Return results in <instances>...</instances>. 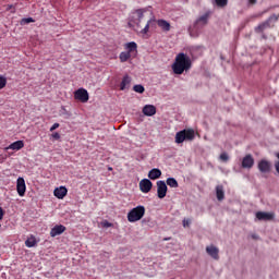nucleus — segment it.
I'll return each mask as SVG.
<instances>
[{
  "mask_svg": "<svg viewBox=\"0 0 279 279\" xmlns=\"http://www.w3.org/2000/svg\"><path fill=\"white\" fill-rule=\"evenodd\" d=\"M133 90L135 92V93H137V94H144L145 93V87L143 86V85H135L134 87H133Z\"/></svg>",
  "mask_w": 279,
  "mask_h": 279,
  "instance_id": "nucleus-28",
  "label": "nucleus"
},
{
  "mask_svg": "<svg viewBox=\"0 0 279 279\" xmlns=\"http://www.w3.org/2000/svg\"><path fill=\"white\" fill-rule=\"evenodd\" d=\"M209 19H210V11H207V13H204V15H201L199 17H197L193 26L189 28L190 35L194 38L198 37L199 26H206L208 24Z\"/></svg>",
  "mask_w": 279,
  "mask_h": 279,
  "instance_id": "nucleus-3",
  "label": "nucleus"
},
{
  "mask_svg": "<svg viewBox=\"0 0 279 279\" xmlns=\"http://www.w3.org/2000/svg\"><path fill=\"white\" fill-rule=\"evenodd\" d=\"M229 0H215L216 7L223 9L227 7Z\"/></svg>",
  "mask_w": 279,
  "mask_h": 279,
  "instance_id": "nucleus-27",
  "label": "nucleus"
},
{
  "mask_svg": "<svg viewBox=\"0 0 279 279\" xmlns=\"http://www.w3.org/2000/svg\"><path fill=\"white\" fill-rule=\"evenodd\" d=\"M157 25L165 33H169L171 31V24H169L167 20H157Z\"/></svg>",
  "mask_w": 279,
  "mask_h": 279,
  "instance_id": "nucleus-17",
  "label": "nucleus"
},
{
  "mask_svg": "<svg viewBox=\"0 0 279 279\" xmlns=\"http://www.w3.org/2000/svg\"><path fill=\"white\" fill-rule=\"evenodd\" d=\"M276 157L279 159V153L276 155Z\"/></svg>",
  "mask_w": 279,
  "mask_h": 279,
  "instance_id": "nucleus-39",
  "label": "nucleus"
},
{
  "mask_svg": "<svg viewBox=\"0 0 279 279\" xmlns=\"http://www.w3.org/2000/svg\"><path fill=\"white\" fill-rule=\"evenodd\" d=\"M142 112L146 117H154L156 114V107L153 105H146Z\"/></svg>",
  "mask_w": 279,
  "mask_h": 279,
  "instance_id": "nucleus-18",
  "label": "nucleus"
},
{
  "mask_svg": "<svg viewBox=\"0 0 279 279\" xmlns=\"http://www.w3.org/2000/svg\"><path fill=\"white\" fill-rule=\"evenodd\" d=\"M193 68V61L191 57L184 52H179L175 56L174 63H172V71L175 75H182L184 72L191 71Z\"/></svg>",
  "mask_w": 279,
  "mask_h": 279,
  "instance_id": "nucleus-2",
  "label": "nucleus"
},
{
  "mask_svg": "<svg viewBox=\"0 0 279 279\" xmlns=\"http://www.w3.org/2000/svg\"><path fill=\"white\" fill-rule=\"evenodd\" d=\"M219 158L223 162H227L229 160V156L226 153H222Z\"/></svg>",
  "mask_w": 279,
  "mask_h": 279,
  "instance_id": "nucleus-32",
  "label": "nucleus"
},
{
  "mask_svg": "<svg viewBox=\"0 0 279 279\" xmlns=\"http://www.w3.org/2000/svg\"><path fill=\"white\" fill-rule=\"evenodd\" d=\"M101 226H102L104 228H111L113 225H112L111 222L105 220L104 222H101Z\"/></svg>",
  "mask_w": 279,
  "mask_h": 279,
  "instance_id": "nucleus-33",
  "label": "nucleus"
},
{
  "mask_svg": "<svg viewBox=\"0 0 279 279\" xmlns=\"http://www.w3.org/2000/svg\"><path fill=\"white\" fill-rule=\"evenodd\" d=\"M162 175V171L160 169H153L148 172V178L150 180H158Z\"/></svg>",
  "mask_w": 279,
  "mask_h": 279,
  "instance_id": "nucleus-22",
  "label": "nucleus"
},
{
  "mask_svg": "<svg viewBox=\"0 0 279 279\" xmlns=\"http://www.w3.org/2000/svg\"><path fill=\"white\" fill-rule=\"evenodd\" d=\"M16 192H17L19 196H21V197L25 196L26 182H25L24 178H19L16 180Z\"/></svg>",
  "mask_w": 279,
  "mask_h": 279,
  "instance_id": "nucleus-9",
  "label": "nucleus"
},
{
  "mask_svg": "<svg viewBox=\"0 0 279 279\" xmlns=\"http://www.w3.org/2000/svg\"><path fill=\"white\" fill-rule=\"evenodd\" d=\"M260 173H269L271 170V163L265 159L260 160L257 165Z\"/></svg>",
  "mask_w": 279,
  "mask_h": 279,
  "instance_id": "nucleus-11",
  "label": "nucleus"
},
{
  "mask_svg": "<svg viewBox=\"0 0 279 279\" xmlns=\"http://www.w3.org/2000/svg\"><path fill=\"white\" fill-rule=\"evenodd\" d=\"M166 183H167V185H169L170 187H173V189H178V186H179L178 180L173 179V178H168Z\"/></svg>",
  "mask_w": 279,
  "mask_h": 279,
  "instance_id": "nucleus-26",
  "label": "nucleus"
},
{
  "mask_svg": "<svg viewBox=\"0 0 279 279\" xmlns=\"http://www.w3.org/2000/svg\"><path fill=\"white\" fill-rule=\"evenodd\" d=\"M256 218L258 220H263V221H271V220L275 219V214L274 213L258 211V213H256Z\"/></svg>",
  "mask_w": 279,
  "mask_h": 279,
  "instance_id": "nucleus-13",
  "label": "nucleus"
},
{
  "mask_svg": "<svg viewBox=\"0 0 279 279\" xmlns=\"http://www.w3.org/2000/svg\"><path fill=\"white\" fill-rule=\"evenodd\" d=\"M216 196L218 201H223V198H226V192L223 191L222 185L216 186Z\"/></svg>",
  "mask_w": 279,
  "mask_h": 279,
  "instance_id": "nucleus-23",
  "label": "nucleus"
},
{
  "mask_svg": "<svg viewBox=\"0 0 279 279\" xmlns=\"http://www.w3.org/2000/svg\"><path fill=\"white\" fill-rule=\"evenodd\" d=\"M146 214V208L144 206H137L136 208H133L128 214V220L130 222H136L144 218Z\"/></svg>",
  "mask_w": 279,
  "mask_h": 279,
  "instance_id": "nucleus-5",
  "label": "nucleus"
},
{
  "mask_svg": "<svg viewBox=\"0 0 279 279\" xmlns=\"http://www.w3.org/2000/svg\"><path fill=\"white\" fill-rule=\"evenodd\" d=\"M206 253L215 260H219V250L215 245L206 247Z\"/></svg>",
  "mask_w": 279,
  "mask_h": 279,
  "instance_id": "nucleus-14",
  "label": "nucleus"
},
{
  "mask_svg": "<svg viewBox=\"0 0 279 279\" xmlns=\"http://www.w3.org/2000/svg\"><path fill=\"white\" fill-rule=\"evenodd\" d=\"M275 170L279 174V161L275 162Z\"/></svg>",
  "mask_w": 279,
  "mask_h": 279,
  "instance_id": "nucleus-37",
  "label": "nucleus"
},
{
  "mask_svg": "<svg viewBox=\"0 0 279 279\" xmlns=\"http://www.w3.org/2000/svg\"><path fill=\"white\" fill-rule=\"evenodd\" d=\"M131 83H132L131 76H129V74H125L120 84V90H125L128 88V86L131 85Z\"/></svg>",
  "mask_w": 279,
  "mask_h": 279,
  "instance_id": "nucleus-20",
  "label": "nucleus"
},
{
  "mask_svg": "<svg viewBox=\"0 0 279 279\" xmlns=\"http://www.w3.org/2000/svg\"><path fill=\"white\" fill-rule=\"evenodd\" d=\"M124 49L126 50L128 53L132 54L133 57L137 56L138 46L136 41H129L128 44H125Z\"/></svg>",
  "mask_w": 279,
  "mask_h": 279,
  "instance_id": "nucleus-10",
  "label": "nucleus"
},
{
  "mask_svg": "<svg viewBox=\"0 0 279 279\" xmlns=\"http://www.w3.org/2000/svg\"><path fill=\"white\" fill-rule=\"evenodd\" d=\"M68 193L69 191L65 186L57 187L53 191V195L59 199H63L68 195Z\"/></svg>",
  "mask_w": 279,
  "mask_h": 279,
  "instance_id": "nucleus-15",
  "label": "nucleus"
},
{
  "mask_svg": "<svg viewBox=\"0 0 279 279\" xmlns=\"http://www.w3.org/2000/svg\"><path fill=\"white\" fill-rule=\"evenodd\" d=\"M52 138L54 140H60L61 138V135L59 133H53L52 134Z\"/></svg>",
  "mask_w": 279,
  "mask_h": 279,
  "instance_id": "nucleus-36",
  "label": "nucleus"
},
{
  "mask_svg": "<svg viewBox=\"0 0 279 279\" xmlns=\"http://www.w3.org/2000/svg\"><path fill=\"white\" fill-rule=\"evenodd\" d=\"M154 187V183L149 179H144L140 182V190L142 193H149Z\"/></svg>",
  "mask_w": 279,
  "mask_h": 279,
  "instance_id": "nucleus-8",
  "label": "nucleus"
},
{
  "mask_svg": "<svg viewBox=\"0 0 279 279\" xmlns=\"http://www.w3.org/2000/svg\"><path fill=\"white\" fill-rule=\"evenodd\" d=\"M256 2H257V0H248V3L252 5L256 4Z\"/></svg>",
  "mask_w": 279,
  "mask_h": 279,
  "instance_id": "nucleus-38",
  "label": "nucleus"
},
{
  "mask_svg": "<svg viewBox=\"0 0 279 279\" xmlns=\"http://www.w3.org/2000/svg\"><path fill=\"white\" fill-rule=\"evenodd\" d=\"M147 12H148V8H141V9H135V11H132L130 23H133L135 25V32L137 34L147 35L149 33L153 20H148L144 28L142 26V21L144 20L145 13Z\"/></svg>",
  "mask_w": 279,
  "mask_h": 279,
  "instance_id": "nucleus-1",
  "label": "nucleus"
},
{
  "mask_svg": "<svg viewBox=\"0 0 279 279\" xmlns=\"http://www.w3.org/2000/svg\"><path fill=\"white\" fill-rule=\"evenodd\" d=\"M4 215H5V213H4L3 208L0 207V221L3 220Z\"/></svg>",
  "mask_w": 279,
  "mask_h": 279,
  "instance_id": "nucleus-35",
  "label": "nucleus"
},
{
  "mask_svg": "<svg viewBox=\"0 0 279 279\" xmlns=\"http://www.w3.org/2000/svg\"><path fill=\"white\" fill-rule=\"evenodd\" d=\"M270 27V20H266V22H263L262 24H258L255 27V32L257 34L263 33L266 28Z\"/></svg>",
  "mask_w": 279,
  "mask_h": 279,
  "instance_id": "nucleus-21",
  "label": "nucleus"
},
{
  "mask_svg": "<svg viewBox=\"0 0 279 279\" xmlns=\"http://www.w3.org/2000/svg\"><path fill=\"white\" fill-rule=\"evenodd\" d=\"M21 23L22 24L35 23V20L33 17H24Z\"/></svg>",
  "mask_w": 279,
  "mask_h": 279,
  "instance_id": "nucleus-30",
  "label": "nucleus"
},
{
  "mask_svg": "<svg viewBox=\"0 0 279 279\" xmlns=\"http://www.w3.org/2000/svg\"><path fill=\"white\" fill-rule=\"evenodd\" d=\"M182 225L184 228H191V219H183Z\"/></svg>",
  "mask_w": 279,
  "mask_h": 279,
  "instance_id": "nucleus-31",
  "label": "nucleus"
},
{
  "mask_svg": "<svg viewBox=\"0 0 279 279\" xmlns=\"http://www.w3.org/2000/svg\"><path fill=\"white\" fill-rule=\"evenodd\" d=\"M37 244H38V241H37L36 236H34V235H31L25 241V246H27V247H35Z\"/></svg>",
  "mask_w": 279,
  "mask_h": 279,
  "instance_id": "nucleus-24",
  "label": "nucleus"
},
{
  "mask_svg": "<svg viewBox=\"0 0 279 279\" xmlns=\"http://www.w3.org/2000/svg\"><path fill=\"white\" fill-rule=\"evenodd\" d=\"M7 84H8V78H5V76L0 75V90L5 88Z\"/></svg>",
  "mask_w": 279,
  "mask_h": 279,
  "instance_id": "nucleus-29",
  "label": "nucleus"
},
{
  "mask_svg": "<svg viewBox=\"0 0 279 279\" xmlns=\"http://www.w3.org/2000/svg\"><path fill=\"white\" fill-rule=\"evenodd\" d=\"M60 128V124L59 123H54L51 128H50V132H53L56 131L57 129Z\"/></svg>",
  "mask_w": 279,
  "mask_h": 279,
  "instance_id": "nucleus-34",
  "label": "nucleus"
},
{
  "mask_svg": "<svg viewBox=\"0 0 279 279\" xmlns=\"http://www.w3.org/2000/svg\"><path fill=\"white\" fill-rule=\"evenodd\" d=\"M169 189L167 187V183L165 181H158L157 182V196L158 198L162 199L167 197V191Z\"/></svg>",
  "mask_w": 279,
  "mask_h": 279,
  "instance_id": "nucleus-7",
  "label": "nucleus"
},
{
  "mask_svg": "<svg viewBox=\"0 0 279 279\" xmlns=\"http://www.w3.org/2000/svg\"><path fill=\"white\" fill-rule=\"evenodd\" d=\"M25 144L23 141H16L14 143H12L11 145H9L5 150H21L22 148H24Z\"/></svg>",
  "mask_w": 279,
  "mask_h": 279,
  "instance_id": "nucleus-19",
  "label": "nucleus"
},
{
  "mask_svg": "<svg viewBox=\"0 0 279 279\" xmlns=\"http://www.w3.org/2000/svg\"><path fill=\"white\" fill-rule=\"evenodd\" d=\"M193 140H195V130L193 129L183 130L175 134L177 144H182L184 141L192 142Z\"/></svg>",
  "mask_w": 279,
  "mask_h": 279,
  "instance_id": "nucleus-4",
  "label": "nucleus"
},
{
  "mask_svg": "<svg viewBox=\"0 0 279 279\" xmlns=\"http://www.w3.org/2000/svg\"><path fill=\"white\" fill-rule=\"evenodd\" d=\"M253 166H254V158L252 157V155H246L242 159V168L251 169Z\"/></svg>",
  "mask_w": 279,
  "mask_h": 279,
  "instance_id": "nucleus-16",
  "label": "nucleus"
},
{
  "mask_svg": "<svg viewBox=\"0 0 279 279\" xmlns=\"http://www.w3.org/2000/svg\"><path fill=\"white\" fill-rule=\"evenodd\" d=\"M132 57L130 52H120L119 54L120 62L122 63L128 62Z\"/></svg>",
  "mask_w": 279,
  "mask_h": 279,
  "instance_id": "nucleus-25",
  "label": "nucleus"
},
{
  "mask_svg": "<svg viewBox=\"0 0 279 279\" xmlns=\"http://www.w3.org/2000/svg\"><path fill=\"white\" fill-rule=\"evenodd\" d=\"M66 231V227L63 225H57L50 230V236L56 238L63 234Z\"/></svg>",
  "mask_w": 279,
  "mask_h": 279,
  "instance_id": "nucleus-12",
  "label": "nucleus"
},
{
  "mask_svg": "<svg viewBox=\"0 0 279 279\" xmlns=\"http://www.w3.org/2000/svg\"><path fill=\"white\" fill-rule=\"evenodd\" d=\"M74 99L85 104L89 101V94L86 89L81 88L74 93Z\"/></svg>",
  "mask_w": 279,
  "mask_h": 279,
  "instance_id": "nucleus-6",
  "label": "nucleus"
}]
</instances>
